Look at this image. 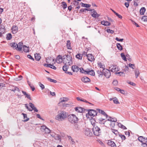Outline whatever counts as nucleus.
Returning a JSON list of instances; mask_svg holds the SVG:
<instances>
[{"label":"nucleus","instance_id":"nucleus-38","mask_svg":"<svg viewBox=\"0 0 147 147\" xmlns=\"http://www.w3.org/2000/svg\"><path fill=\"white\" fill-rule=\"evenodd\" d=\"M121 56L122 59L124 61H127V58L124 53H122L121 54Z\"/></svg>","mask_w":147,"mask_h":147},{"label":"nucleus","instance_id":"nucleus-56","mask_svg":"<svg viewBox=\"0 0 147 147\" xmlns=\"http://www.w3.org/2000/svg\"><path fill=\"white\" fill-rule=\"evenodd\" d=\"M47 78L48 80H49L51 82H54V83H56L57 82V81L56 80H53V79L50 78Z\"/></svg>","mask_w":147,"mask_h":147},{"label":"nucleus","instance_id":"nucleus-62","mask_svg":"<svg viewBox=\"0 0 147 147\" xmlns=\"http://www.w3.org/2000/svg\"><path fill=\"white\" fill-rule=\"evenodd\" d=\"M119 92H120V93L123 94H125V91L122 89H121Z\"/></svg>","mask_w":147,"mask_h":147},{"label":"nucleus","instance_id":"nucleus-1","mask_svg":"<svg viewBox=\"0 0 147 147\" xmlns=\"http://www.w3.org/2000/svg\"><path fill=\"white\" fill-rule=\"evenodd\" d=\"M96 120L99 123L103 124L105 127L108 128L113 127L115 125V123L117 121L116 118L110 117H108L105 118H102L101 115L97 117Z\"/></svg>","mask_w":147,"mask_h":147},{"label":"nucleus","instance_id":"nucleus-63","mask_svg":"<svg viewBox=\"0 0 147 147\" xmlns=\"http://www.w3.org/2000/svg\"><path fill=\"white\" fill-rule=\"evenodd\" d=\"M131 21L133 23V24H134L135 26H136L137 27H139L140 26H139L136 22H135L134 21L131 20Z\"/></svg>","mask_w":147,"mask_h":147},{"label":"nucleus","instance_id":"nucleus-26","mask_svg":"<svg viewBox=\"0 0 147 147\" xmlns=\"http://www.w3.org/2000/svg\"><path fill=\"white\" fill-rule=\"evenodd\" d=\"M53 64H44V66L47 67H50L51 68L55 70L56 69V67L53 65Z\"/></svg>","mask_w":147,"mask_h":147},{"label":"nucleus","instance_id":"nucleus-19","mask_svg":"<svg viewBox=\"0 0 147 147\" xmlns=\"http://www.w3.org/2000/svg\"><path fill=\"white\" fill-rule=\"evenodd\" d=\"M69 99L68 97H63L60 98L59 99V102L58 103V105L61 103L63 102H66Z\"/></svg>","mask_w":147,"mask_h":147},{"label":"nucleus","instance_id":"nucleus-44","mask_svg":"<svg viewBox=\"0 0 147 147\" xmlns=\"http://www.w3.org/2000/svg\"><path fill=\"white\" fill-rule=\"evenodd\" d=\"M116 45L117 48L119 50H120V51L122 50V47L120 43H117Z\"/></svg>","mask_w":147,"mask_h":147},{"label":"nucleus","instance_id":"nucleus-22","mask_svg":"<svg viewBox=\"0 0 147 147\" xmlns=\"http://www.w3.org/2000/svg\"><path fill=\"white\" fill-rule=\"evenodd\" d=\"M21 115L23 116V120L22 121H23L26 122L29 120V118L28 117L27 114L24 113H22Z\"/></svg>","mask_w":147,"mask_h":147},{"label":"nucleus","instance_id":"nucleus-33","mask_svg":"<svg viewBox=\"0 0 147 147\" xmlns=\"http://www.w3.org/2000/svg\"><path fill=\"white\" fill-rule=\"evenodd\" d=\"M22 93L25 96V97H26L28 98L30 100H31V98L30 97V95L28 94L26 92L22 91Z\"/></svg>","mask_w":147,"mask_h":147},{"label":"nucleus","instance_id":"nucleus-50","mask_svg":"<svg viewBox=\"0 0 147 147\" xmlns=\"http://www.w3.org/2000/svg\"><path fill=\"white\" fill-rule=\"evenodd\" d=\"M62 5L64 9H65L67 7V5L64 2H62Z\"/></svg>","mask_w":147,"mask_h":147},{"label":"nucleus","instance_id":"nucleus-3","mask_svg":"<svg viewBox=\"0 0 147 147\" xmlns=\"http://www.w3.org/2000/svg\"><path fill=\"white\" fill-rule=\"evenodd\" d=\"M63 63L67 65H70L72 63V58L70 55H65L63 56Z\"/></svg>","mask_w":147,"mask_h":147},{"label":"nucleus","instance_id":"nucleus-25","mask_svg":"<svg viewBox=\"0 0 147 147\" xmlns=\"http://www.w3.org/2000/svg\"><path fill=\"white\" fill-rule=\"evenodd\" d=\"M115 74L121 77H125V73H124V71H118L115 73Z\"/></svg>","mask_w":147,"mask_h":147},{"label":"nucleus","instance_id":"nucleus-54","mask_svg":"<svg viewBox=\"0 0 147 147\" xmlns=\"http://www.w3.org/2000/svg\"><path fill=\"white\" fill-rule=\"evenodd\" d=\"M25 107L27 108V109L29 111H32V110H31L30 108L29 107V106H30V104L28 105V104H26L25 105Z\"/></svg>","mask_w":147,"mask_h":147},{"label":"nucleus","instance_id":"nucleus-2","mask_svg":"<svg viewBox=\"0 0 147 147\" xmlns=\"http://www.w3.org/2000/svg\"><path fill=\"white\" fill-rule=\"evenodd\" d=\"M68 116V114L63 111H59L55 117V119L58 121L61 122L65 120Z\"/></svg>","mask_w":147,"mask_h":147},{"label":"nucleus","instance_id":"nucleus-17","mask_svg":"<svg viewBox=\"0 0 147 147\" xmlns=\"http://www.w3.org/2000/svg\"><path fill=\"white\" fill-rule=\"evenodd\" d=\"M90 11H92L91 15L94 18H96L99 16L95 10L94 9H90Z\"/></svg>","mask_w":147,"mask_h":147},{"label":"nucleus","instance_id":"nucleus-40","mask_svg":"<svg viewBox=\"0 0 147 147\" xmlns=\"http://www.w3.org/2000/svg\"><path fill=\"white\" fill-rule=\"evenodd\" d=\"M10 46L14 49H16L17 44L14 42L11 43L10 44Z\"/></svg>","mask_w":147,"mask_h":147},{"label":"nucleus","instance_id":"nucleus-23","mask_svg":"<svg viewBox=\"0 0 147 147\" xmlns=\"http://www.w3.org/2000/svg\"><path fill=\"white\" fill-rule=\"evenodd\" d=\"M107 144L109 145L110 146L112 147H116V146L115 143L113 141L110 140H108Z\"/></svg>","mask_w":147,"mask_h":147},{"label":"nucleus","instance_id":"nucleus-51","mask_svg":"<svg viewBox=\"0 0 147 147\" xmlns=\"http://www.w3.org/2000/svg\"><path fill=\"white\" fill-rule=\"evenodd\" d=\"M128 66L133 69H134L135 67V65L134 64H132L131 63L129 64Z\"/></svg>","mask_w":147,"mask_h":147},{"label":"nucleus","instance_id":"nucleus-60","mask_svg":"<svg viewBox=\"0 0 147 147\" xmlns=\"http://www.w3.org/2000/svg\"><path fill=\"white\" fill-rule=\"evenodd\" d=\"M146 142H144L142 143L141 144L142 147H147V144L146 143Z\"/></svg>","mask_w":147,"mask_h":147},{"label":"nucleus","instance_id":"nucleus-21","mask_svg":"<svg viewBox=\"0 0 147 147\" xmlns=\"http://www.w3.org/2000/svg\"><path fill=\"white\" fill-rule=\"evenodd\" d=\"M18 28L17 26L14 25L11 28L12 33L13 34L16 33L18 31Z\"/></svg>","mask_w":147,"mask_h":147},{"label":"nucleus","instance_id":"nucleus-57","mask_svg":"<svg viewBox=\"0 0 147 147\" xmlns=\"http://www.w3.org/2000/svg\"><path fill=\"white\" fill-rule=\"evenodd\" d=\"M129 66L127 65L125 66V68L124 69V71L125 72H126V71H128L129 70Z\"/></svg>","mask_w":147,"mask_h":147},{"label":"nucleus","instance_id":"nucleus-24","mask_svg":"<svg viewBox=\"0 0 147 147\" xmlns=\"http://www.w3.org/2000/svg\"><path fill=\"white\" fill-rule=\"evenodd\" d=\"M110 100H113L115 104H120V102L119 101L117 98L116 97L110 98Z\"/></svg>","mask_w":147,"mask_h":147},{"label":"nucleus","instance_id":"nucleus-53","mask_svg":"<svg viewBox=\"0 0 147 147\" xmlns=\"http://www.w3.org/2000/svg\"><path fill=\"white\" fill-rule=\"evenodd\" d=\"M142 20L144 22H147V16H143L142 18Z\"/></svg>","mask_w":147,"mask_h":147},{"label":"nucleus","instance_id":"nucleus-35","mask_svg":"<svg viewBox=\"0 0 147 147\" xmlns=\"http://www.w3.org/2000/svg\"><path fill=\"white\" fill-rule=\"evenodd\" d=\"M146 11V9L144 7H142L140 11V14L141 15H143Z\"/></svg>","mask_w":147,"mask_h":147},{"label":"nucleus","instance_id":"nucleus-34","mask_svg":"<svg viewBox=\"0 0 147 147\" xmlns=\"http://www.w3.org/2000/svg\"><path fill=\"white\" fill-rule=\"evenodd\" d=\"M135 76L136 78H137L140 74V72L139 70L138 69H136L134 70Z\"/></svg>","mask_w":147,"mask_h":147},{"label":"nucleus","instance_id":"nucleus-45","mask_svg":"<svg viewBox=\"0 0 147 147\" xmlns=\"http://www.w3.org/2000/svg\"><path fill=\"white\" fill-rule=\"evenodd\" d=\"M118 136L119 137H120L122 141L123 140H125L126 139V137L124 135L120 134H119Z\"/></svg>","mask_w":147,"mask_h":147},{"label":"nucleus","instance_id":"nucleus-13","mask_svg":"<svg viewBox=\"0 0 147 147\" xmlns=\"http://www.w3.org/2000/svg\"><path fill=\"white\" fill-rule=\"evenodd\" d=\"M103 73L105 76L107 78H109L111 76L110 71L107 69H103Z\"/></svg>","mask_w":147,"mask_h":147},{"label":"nucleus","instance_id":"nucleus-41","mask_svg":"<svg viewBox=\"0 0 147 147\" xmlns=\"http://www.w3.org/2000/svg\"><path fill=\"white\" fill-rule=\"evenodd\" d=\"M77 100L78 101H80L84 102H88L85 99L80 98L79 97H77L76 98Z\"/></svg>","mask_w":147,"mask_h":147},{"label":"nucleus","instance_id":"nucleus-12","mask_svg":"<svg viewBox=\"0 0 147 147\" xmlns=\"http://www.w3.org/2000/svg\"><path fill=\"white\" fill-rule=\"evenodd\" d=\"M46 62L47 64H54L55 63L54 59L51 57H48L46 59Z\"/></svg>","mask_w":147,"mask_h":147},{"label":"nucleus","instance_id":"nucleus-11","mask_svg":"<svg viewBox=\"0 0 147 147\" xmlns=\"http://www.w3.org/2000/svg\"><path fill=\"white\" fill-rule=\"evenodd\" d=\"M40 129L42 131L45 132L46 133H50L51 130L45 125H43L41 127Z\"/></svg>","mask_w":147,"mask_h":147},{"label":"nucleus","instance_id":"nucleus-6","mask_svg":"<svg viewBox=\"0 0 147 147\" xmlns=\"http://www.w3.org/2000/svg\"><path fill=\"white\" fill-rule=\"evenodd\" d=\"M93 131L94 135L98 136L100 133V129L99 127L96 126H94L93 128Z\"/></svg>","mask_w":147,"mask_h":147},{"label":"nucleus","instance_id":"nucleus-52","mask_svg":"<svg viewBox=\"0 0 147 147\" xmlns=\"http://www.w3.org/2000/svg\"><path fill=\"white\" fill-rule=\"evenodd\" d=\"M22 77L21 76H20L16 78L15 80L16 81H20L22 79Z\"/></svg>","mask_w":147,"mask_h":147},{"label":"nucleus","instance_id":"nucleus-37","mask_svg":"<svg viewBox=\"0 0 147 147\" xmlns=\"http://www.w3.org/2000/svg\"><path fill=\"white\" fill-rule=\"evenodd\" d=\"M23 50L24 52L27 53L29 51V47H27L26 46L24 45L23 47Z\"/></svg>","mask_w":147,"mask_h":147},{"label":"nucleus","instance_id":"nucleus-7","mask_svg":"<svg viewBox=\"0 0 147 147\" xmlns=\"http://www.w3.org/2000/svg\"><path fill=\"white\" fill-rule=\"evenodd\" d=\"M96 110L101 115H98L97 117L98 116L101 115L102 118H107L108 117L107 114L106 113L103 111L99 109H97Z\"/></svg>","mask_w":147,"mask_h":147},{"label":"nucleus","instance_id":"nucleus-8","mask_svg":"<svg viewBox=\"0 0 147 147\" xmlns=\"http://www.w3.org/2000/svg\"><path fill=\"white\" fill-rule=\"evenodd\" d=\"M97 112L94 110H90L88 112V113L86 114V117L87 118H89L88 115L90 116H95L97 115Z\"/></svg>","mask_w":147,"mask_h":147},{"label":"nucleus","instance_id":"nucleus-64","mask_svg":"<svg viewBox=\"0 0 147 147\" xmlns=\"http://www.w3.org/2000/svg\"><path fill=\"white\" fill-rule=\"evenodd\" d=\"M39 85L40 86L41 88H42V89H44V88H45L43 84H42L41 83H39Z\"/></svg>","mask_w":147,"mask_h":147},{"label":"nucleus","instance_id":"nucleus-36","mask_svg":"<svg viewBox=\"0 0 147 147\" xmlns=\"http://www.w3.org/2000/svg\"><path fill=\"white\" fill-rule=\"evenodd\" d=\"M35 59L36 60L39 61L40 58L41 57L40 54L38 53H36L34 55Z\"/></svg>","mask_w":147,"mask_h":147},{"label":"nucleus","instance_id":"nucleus-10","mask_svg":"<svg viewBox=\"0 0 147 147\" xmlns=\"http://www.w3.org/2000/svg\"><path fill=\"white\" fill-rule=\"evenodd\" d=\"M110 70L113 72H117L119 71V68L116 65H112L110 68Z\"/></svg>","mask_w":147,"mask_h":147},{"label":"nucleus","instance_id":"nucleus-4","mask_svg":"<svg viewBox=\"0 0 147 147\" xmlns=\"http://www.w3.org/2000/svg\"><path fill=\"white\" fill-rule=\"evenodd\" d=\"M80 71L82 73L85 74H87L93 76L95 75L94 70L90 69H87L84 70L82 68H81L80 69Z\"/></svg>","mask_w":147,"mask_h":147},{"label":"nucleus","instance_id":"nucleus-31","mask_svg":"<svg viewBox=\"0 0 147 147\" xmlns=\"http://www.w3.org/2000/svg\"><path fill=\"white\" fill-rule=\"evenodd\" d=\"M138 140L142 143L146 142V139L144 138L142 136H140L138 138Z\"/></svg>","mask_w":147,"mask_h":147},{"label":"nucleus","instance_id":"nucleus-15","mask_svg":"<svg viewBox=\"0 0 147 147\" xmlns=\"http://www.w3.org/2000/svg\"><path fill=\"white\" fill-rule=\"evenodd\" d=\"M5 28L4 26L1 25L0 26V36H2L3 34L5 32Z\"/></svg>","mask_w":147,"mask_h":147},{"label":"nucleus","instance_id":"nucleus-46","mask_svg":"<svg viewBox=\"0 0 147 147\" xmlns=\"http://www.w3.org/2000/svg\"><path fill=\"white\" fill-rule=\"evenodd\" d=\"M12 35L10 33H9L7 35L6 38L7 40H10L12 38Z\"/></svg>","mask_w":147,"mask_h":147},{"label":"nucleus","instance_id":"nucleus-30","mask_svg":"<svg viewBox=\"0 0 147 147\" xmlns=\"http://www.w3.org/2000/svg\"><path fill=\"white\" fill-rule=\"evenodd\" d=\"M30 104V106L31 107V108L32 109V110H34L35 112H38V109H37V108L35 107L34 105L32 103H29Z\"/></svg>","mask_w":147,"mask_h":147},{"label":"nucleus","instance_id":"nucleus-43","mask_svg":"<svg viewBox=\"0 0 147 147\" xmlns=\"http://www.w3.org/2000/svg\"><path fill=\"white\" fill-rule=\"evenodd\" d=\"M80 4L82 5V6L83 7H89L91 6V5L89 4L84 3H81Z\"/></svg>","mask_w":147,"mask_h":147},{"label":"nucleus","instance_id":"nucleus-55","mask_svg":"<svg viewBox=\"0 0 147 147\" xmlns=\"http://www.w3.org/2000/svg\"><path fill=\"white\" fill-rule=\"evenodd\" d=\"M107 31L108 33L111 34H113L114 32V31L111 30L109 29H107Z\"/></svg>","mask_w":147,"mask_h":147},{"label":"nucleus","instance_id":"nucleus-48","mask_svg":"<svg viewBox=\"0 0 147 147\" xmlns=\"http://www.w3.org/2000/svg\"><path fill=\"white\" fill-rule=\"evenodd\" d=\"M90 121L91 123V124L93 126H95L96 122L95 120L94 119H90Z\"/></svg>","mask_w":147,"mask_h":147},{"label":"nucleus","instance_id":"nucleus-49","mask_svg":"<svg viewBox=\"0 0 147 147\" xmlns=\"http://www.w3.org/2000/svg\"><path fill=\"white\" fill-rule=\"evenodd\" d=\"M76 57L80 59H82V55L81 54H78L76 55Z\"/></svg>","mask_w":147,"mask_h":147},{"label":"nucleus","instance_id":"nucleus-9","mask_svg":"<svg viewBox=\"0 0 147 147\" xmlns=\"http://www.w3.org/2000/svg\"><path fill=\"white\" fill-rule=\"evenodd\" d=\"M84 134L86 136L89 137L91 136L92 135L91 129L88 128H86L85 129Z\"/></svg>","mask_w":147,"mask_h":147},{"label":"nucleus","instance_id":"nucleus-47","mask_svg":"<svg viewBox=\"0 0 147 147\" xmlns=\"http://www.w3.org/2000/svg\"><path fill=\"white\" fill-rule=\"evenodd\" d=\"M98 67H99L100 68H102L103 69H105V66L104 65H103L101 63H98Z\"/></svg>","mask_w":147,"mask_h":147},{"label":"nucleus","instance_id":"nucleus-16","mask_svg":"<svg viewBox=\"0 0 147 147\" xmlns=\"http://www.w3.org/2000/svg\"><path fill=\"white\" fill-rule=\"evenodd\" d=\"M55 62L58 63H61L62 62H63V57H62L61 55H58L56 59Z\"/></svg>","mask_w":147,"mask_h":147},{"label":"nucleus","instance_id":"nucleus-28","mask_svg":"<svg viewBox=\"0 0 147 147\" xmlns=\"http://www.w3.org/2000/svg\"><path fill=\"white\" fill-rule=\"evenodd\" d=\"M23 43L22 42H20L18 44H17V50L18 51H21L23 47Z\"/></svg>","mask_w":147,"mask_h":147},{"label":"nucleus","instance_id":"nucleus-18","mask_svg":"<svg viewBox=\"0 0 147 147\" xmlns=\"http://www.w3.org/2000/svg\"><path fill=\"white\" fill-rule=\"evenodd\" d=\"M74 109L76 112L79 113H82L84 110V108L80 107H76Z\"/></svg>","mask_w":147,"mask_h":147},{"label":"nucleus","instance_id":"nucleus-58","mask_svg":"<svg viewBox=\"0 0 147 147\" xmlns=\"http://www.w3.org/2000/svg\"><path fill=\"white\" fill-rule=\"evenodd\" d=\"M127 82L128 84H129L130 85H131L132 86H135L136 85V84L135 83H134L132 82L128 81V82Z\"/></svg>","mask_w":147,"mask_h":147},{"label":"nucleus","instance_id":"nucleus-20","mask_svg":"<svg viewBox=\"0 0 147 147\" xmlns=\"http://www.w3.org/2000/svg\"><path fill=\"white\" fill-rule=\"evenodd\" d=\"M88 59L91 61H94V56L91 54H88L86 55Z\"/></svg>","mask_w":147,"mask_h":147},{"label":"nucleus","instance_id":"nucleus-42","mask_svg":"<svg viewBox=\"0 0 147 147\" xmlns=\"http://www.w3.org/2000/svg\"><path fill=\"white\" fill-rule=\"evenodd\" d=\"M97 73L98 74V76L99 78H101L102 77L103 74L101 71L98 70L97 71Z\"/></svg>","mask_w":147,"mask_h":147},{"label":"nucleus","instance_id":"nucleus-61","mask_svg":"<svg viewBox=\"0 0 147 147\" xmlns=\"http://www.w3.org/2000/svg\"><path fill=\"white\" fill-rule=\"evenodd\" d=\"M115 40L118 41L122 42L123 40V38L122 39H119L118 37H116L115 38Z\"/></svg>","mask_w":147,"mask_h":147},{"label":"nucleus","instance_id":"nucleus-14","mask_svg":"<svg viewBox=\"0 0 147 147\" xmlns=\"http://www.w3.org/2000/svg\"><path fill=\"white\" fill-rule=\"evenodd\" d=\"M74 103L72 101H69L67 103H64L63 105V107L66 109L67 107H70L73 105Z\"/></svg>","mask_w":147,"mask_h":147},{"label":"nucleus","instance_id":"nucleus-32","mask_svg":"<svg viewBox=\"0 0 147 147\" xmlns=\"http://www.w3.org/2000/svg\"><path fill=\"white\" fill-rule=\"evenodd\" d=\"M71 69L74 72H77L79 70L78 67L76 65L72 66Z\"/></svg>","mask_w":147,"mask_h":147},{"label":"nucleus","instance_id":"nucleus-29","mask_svg":"<svg viewBox=\"0 0 147 147\" xmlns=\"http://www.w3.org/2000/svg\"><path fill=\"white\" fill-rule=\"evenodd\" d=\"M101 24L105 26H109L111 25V23L105 20H103L101 21Z\"/></svg>","mask_w":147,"mask_h":147},{"label":"nucleus","instance_id":"nucleus-27","mask_svg":"<svg viewBox=\"0 0 147 147\" xmlns=\"http://www.w3.org/2000/svg\"><path fill=\"white\" fill-rule=\"evenodd\" d=\"M81 80L82 82L84 83H86L90 82V80L86 76H84L82 78Z\"/></svg>","mask_w":147,"mask_h":147},{"label":"nucleus","instance_id":"nucleus-5","mask_svg":"<svg viewBox=\"0 0 147 147\" xmlns=\"http://www.w3.org/2000/svg\"><path fill=\"white\" fill-rule=\"evenodd\" d=\"M69 121L72 123H75L78 122V119L76 116L73 114L70 115L68 118Z\"/></svg>","mask_w":147,"mask_h":147},{"label":"nucleus","instance_id":"nucleus-39","mask_svg":"<svg viewBox=\"0 0 147 147\" xmlns=\"http://www.w3.org/2000/svg\"><path fill=\"white\" fill-rule=\"evenodd\" d=\"M66 46L67 48L68 49H71V43L70 41L68 40L66 43Z\"/></svg>","mask_w":147,"mask_h":147},{"label":"nucleus","instance_id":"nucleus-59","mask_svg":"<svg viewBox=\"0 0 147 147\" xmlns=\"http://www.w3.org/2000/svg\"><path fill=\"white\" fill-rule=\"evenodd\" d=\"M118 81L116 80H115L113 81V84L115 86H117L118 84Z\"/></svg>","mask_w":147,"mask_h":147}]
</instances>
